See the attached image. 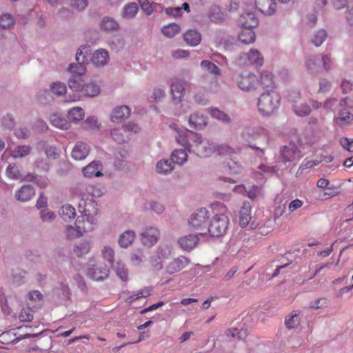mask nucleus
I'll use <instances>...</instances> for the list:
<instances>
[{
	"mask_svg": "<svg viewBox=\"0 0 353 353\" xmlns=\"http://www.w3.org/2000/svg\"><path fill=\"white\" fill-rule=\"evenodd\" d=\"M191 144L188 151L195 153L200 157H210L214 150L213 143L207 139H202L201 136L197 133H190Z\"/></svg>",
	"mask_w": 353,
	"mask_h": 353,
	"instance_id": "4",
	"label": "nucleus"
},
{
	"mask_svg": "<svg viewBox=\"0 0 353 353\" xmlns=\"http://www.w3.org/2000/svg\"><path fill=\"white\" fill-rule=\"evenodd\" d=\"M199 238L196 235L189 234L179 239L181 247L187 251L192 250L198 244Z\"/></svg>",
	"mask_w": 353,
	"mask_h": 353,
	"instance_id": "21",
	"label": "nucleus"
},
{
	"mask_svg": "<svg viewBox=\"0 0 353 353\" xmlns=\"http://www.w3.org/2000/svg\"><path fill=\"white\" fill-rule=\"evenodd\" d=\"M345 103V100L339 101L336 99H330L324 103L323 108L332 112L336 111L339 106H343Z\"/></svg>",
	"mask_w": 353,
	"mask_h": 353,
	"instance_id": "49",
	"label": "nucleus"
},
{
	"mask_svg": "<svg viewBox=\"0 0 353 353\" xmlns=\"http://www.w3.org/2000/svg\"><path fill=\"white\" fill-rule=\"evenodd\" d=\"M240 23L243 27L255 28L258 25V19L253 13H246L241 17Z\"/></svg>",
	"mask_w": 353,
	"mask_h": 353,
	"instance_id": "34",
	"label": "nucleus"
},
{
	"mask_svg": "<svg viewBox=\"0 0 353 353\" xmlns=\"http://www.w3.org/2000/svg\"><path fill=\"white\" fill-rule=\"evenodd\" d=\"M240 150V148H233L226 144L219 145L214 147V151H216L219 155L231 156Z\"/></svg>",
	"mask_w": 353,
	"mask_h": 353,
	"instance_id": "41",
	"label": "nucleus"
},
{
	"mask_svg": "<svg viewBox=\"0 0 353 353\" xmlns=\"http://www.w3.org/2000/svg\"><path fill=\"white\" fill-rule=\"evenodd\" d=\"M170 254V250L168 248L159 247L155 252L150 257V266L155 270H160L163 268V263H165L168 256Z\"/></svg>",
	"mask_w": 353,
	"mask_h": 353,
	"instance_id": "9",
	"label": "nucleus"
},
{
	"mask_svg": "<svg viewBox=\"0 0 353 353\" xmlns=\"http://www.w3.org/2000/svg\"><path fill=\"white\" fill-rule=\"evenodd\" d=\"M245 58L248 59V63L258 68L263 64V57L257 50L251 49L249 52L244 54Z\"/></svg>",
	"mask_w": 353,
	"mask_h": 353,
	"instance_id": "18",
	"label": "nucleus"
},
{
	"mask_svg": "<svg viewBox=\"0 0 353 353\" xmlns=\"http://www.w3.org/2000/svg\"><path fill=\"white\" fill-rule=\"evenodd\" d=\"M260 82L261 85L263 88H274V80L273 74L268 71H263L260 76Z\"/></svg>",
	"mask_w": 353,
	"mask_h": 353,
	"instance_id": "32",
	"label": "nucleus"
},
{
	"mask_svg": "<svg viewBox=\"0 0 353 353\" xmlns=\"http://www.w3.org/2000/svg\"><path fill=\"white\" fill-rule=\"evenodd\" d=\"M210 20L212 22L219 23L225 19L224 13L220 8L216 5L212 6L208 12Z\"/></svg>",
	"mask_w": 353,
	"mask_h": 353,
	"instance_id": "28",
	"label": "nucleus"
},
{
	"mask_svg": "<svg viewBox=\"0 0 353 353\" xmlns=\"http://www.w3.org/2000/svg\"><path fill=\"white\" fill-rule=\"evenodd\" d=\"M14 23V18L9 14H3L0 17V26L3 29H9Z\"/></svg>",
	"mask_w": 353,
	"mask_h": 353,
	"instance_id": "52",
	"label": "nucleus"
},
{
	"mask_svg": "<svg viewBox=\"0 0 353 353\" xmlns=\"http://www.w3.org/2000/svg\"><path fill=\"white\" fill-rule=\"evenodd\" d=\"M84 117V111L81 108L76 107L70 110L68 114L69 120L73 122H78Z\"/></svg>",
	"mask_w": 353,
	"mask_h": 353,
	"instance_id": "43",
	"label": "nucleus"
},
{
	"mask_svg": "<svg viewBox=\"0 0 353 353\" xmlns=\"http://www.w3.org/2000/svg\"><path fill=\"white\" fill-rule=\"evenodd\" d=\"M160 236L159 230L151 226L147 227L141 233V243L148 248H151L157 243Z\"/></svg>",
	"mask_w": 353,
	"mask_h": 353,
	"instance_id": "8",
	"label": "nucleus"
},
{
	"mask_svg": "<svg viewBox=\"0 0 353 353\" xmlns=\"http://www.w3.org/2000/svg\"><path fill=\"white\" fill-rule=\"evenodd\" d=\"M115 272L117 276L123 281H127L128 279V270L125 265L120 262L117 263L114 267Z\"/></svg>",
	"mask_w": 353,
	"mask_h": 353,
	"instance_id": "48",
	"label": "nucleus"
},
{
	"mask_svg": "<svg viewBox=\"0 0 353 353\" xmlns=\"http://www.w3.org/2000/svg\"><path fill=\"white\" fill-rule=\"evenodd\" d=\"M287 99L288 102L292 104V107H294V104L298 103L299 101L301 100V94L296 90L290 91L288 92Z\"/></svg>",
	"mask_w": 353,
	"mask_h": 353,
	"instance_id": "62",
	"label": "nucleus"
},
{
	"mask_svg": "<svg viewBox=\"0 0 353 353\" xmlns=\"http://www.w3.org/2000/svg\"><path fill=\"white\" fill-rule=\"evenodd\" d=\"M210 113L213 118H215L218 120H220V121H222L226 122V123L230 122V117L224 112H223L216 108H211Z\"/></svg>",
	"mask_w": 353,
	"mask_h": 353,
	"instance_id": "50",
	"label": "nucleus"
},
{
	"mask_svg": "<svg viewBox=\"0 0 353 353\" xmlns=\"http://www.w3.org/2000/svg\"><path fill=\"white\" fill-rule=\"evenodd\" d=\"M301 157V152L295 144L290 143L280 150V160L283 163L294 162Z\"/></svg>",
	"mask_w": 353,
	"mask_h": 353,
	"instance_id": "7",
	"label": "nucleus"
},
{
	"mask_svg": "<svg viewBox=\"0 0 353 353\" xmlns=\"http://www.w3.org/2000/svg\"><path fill=\"white\" fill-rule=\"evenodd\" d=\"M103 259H105L109 265H112L114 258V252L110 246H105L102 250Z\"/></svg>",
	"mask_w": 353,
	"mask_h": 353,
	"instance_id": "59",
	"label": "nucleus"
},
{
	"mask_svg": "<svg viewBox=\"0 0 353 353\" xmlns=\"http://www.w3.org/2000/svg\"><path fill=\"white\" fill-rule=\"evenodd\" d=\"M43 296L38 290H32L28 292L26 296V301L29 305H32L33 307H37L40 306L43 302Z\"/></svg>",
	"mask_w": 353,
	"mask_h": 353,
	"instance_id": "27",
	"label": "nucleus"
},
{
	"mask_svg": "<svg viewBox=\"0 0 353 353\" xmlns=\"http://www.w3.org/2000/svg\"><path fill=\"white\" fill-rule=\"evenodd\" d=\"M173 169L172 165L168 160L159 161L157 164V171L160 174H166Z\"/></svg>",
	"mask_w": 353,
	"mask_h": 353,
	"instance_id": "54",
	"label": "nucleus"
},
{
	"mask_svg": "<svg viewBox=\"0 0 353 353\" xmlns=\"http://www.w3.org/2000/svg\"><path fill=\"white\" fill-rule=\"evenodd\" d=\"M225 334L228 337L238 340H244L247 336V331L243 329L230 328L227 330Z\"/></svg>",
	"mask_w": 353,
	"mask_h": 353,
	"instance_id": "46",
	"label": "nucleus"
},
{
	"mask_svg": "<svg viewBox=\"0 0 353 353\" xmlns=\"http://www.w3.org/2000/svg\"><path fill=\"white\" fill-rule=\"evenodd\" d=\"M180 30L181 28L179 26L174 23L165 26L161 30L162 33L170 38H172L179 34Z\"/></svg>",
	"mask_w": 353,
	"mask_h": 353,
	"instance_id": "45",
	"label": "nucleus"
},
{
	"mask_svg": "<svg viewBox=\"0 0 353 353\" xmlns=\"http://www.w3.org/2000/svg\"><path fill=\"white\" fill-rule=\"evenodd\" d=\"M109 272V268L107 265L105 267L95 265L90 269L88 275L94 281H101L108 276Z\"/></svg>",
	"mask_w": 353,
	"mask_h": 353,
	"instance_id": "17",
	"label": "nucleus"
},
{
	"mask_svg": "<svg viewBox=\"0 0 353 353\" xmlns=\"http://www.w3.org/2000/svg\"><path fill=\"white\" fill-rule=\"evenodd\" d=\"M280 102L281 97L277 92L263 93L259 98V111L263 116H269L279 109Z\"/></svg>",
	"mask_w": 353,
	"mask_h": 353,
	"instance_id": "3",
	"label": "nucleus"
},
{
	"mask_svg": "<svg viewBox=\"0 0 353 353\" xmlns=\"http://www.w3.org/2000/svg\"><path fill=\"white\" fill-rule=\"evenodd\" d=\"M293 110L296 114L301 117L309 114L311 111L310 107L306 103L303 102L302 99L294 105Z\"/></svg>",
	"mask_w": 353,
	"mask_h": 353,
	"instance_id": "42",
	"label": "nucleus"
},
{
	"mask_svg": "<svg viewBox=\"0 0 353 353\" xmlns=\"http://www.w3.org/2000/svg\"><path fill=\"white\" fill-rule=\"evenodd\" d=\"M100 92V87L94 82H90L84 85L82 95L85 97H94Z\"/></svg>",
	"mask_w": 353,
	"mask_h": 353,
	"instance_id": "35",
	"label": "nucleus"
},
{
	"mask_svg": "<svg viewBox=\"0 0 353 353\" xmlns=\"http://www.w3.org/2000/svg\"><path fill=\"white\" fill-rule=\"evenodd\" d=\"M239 38L243 43L250 44L254 42L256 36L252 28L242 26Z\"/></svg>",
	"mask_w": 353,
	"mask_h": 353,
	"instance_id": "24",
	"label": "nucleus"
},
{
	"mask_svg": "<svg viewBox=\"0 0 353 353\" xmlns=\"http://www.w3.org/2000/svg\"><path fill=\"white\" fill-rule=\"evenodd\" d=\"M177 134L176 135V142L185 146L189 150V145L191 144V140L190 139V133H194L192 131H188L185 130H177L176 129Z\"/></svg>",
	"mask_w": 353,
	"mask_h": 353,
	"instance_id": "25",
	"label": "nucleus"
},
{
	"mask_svg": "<svg viewBox=\"0 0 353 353\" xmlns=\"http://www.w3.org/2000/svg\"><path fill=\"white\" fill-rule=\"evenodd\" d=\"M51 92L57 96H62L66 93L67 88L66 85L61 82L54 83L51 85Z\"/></svg>",
	"mask_w": 353,
	"mask_h": 353,
	"instance_id": "55",
	"label": "nucleus"
},
{
	"mask_svg": "<svg viewBox=\"0 0 353 353\" xmlns=\"http://www.w3.org/2000/svg\"><path fill=\"white\" fill-rule=\"evenodd\" d=\"M301 311L294 310L290 315L287 316L285 320V325L288 329H293L296 327L301 321L300 318Z\"/></svg>",
	"mask_w": 353,
	"mask_h": 353,
	"instance_id": "30",
	"label": "nucleus"
},
{
	"mask_svg": "<svg viewBox=\"0 0 353 353\" xmlns=\"http://www.w3.org/2000/svg\"><path fill=\"white\" fill-rule=\"evenodd\" d=\"M188 156L185 150H175L170 156L172 163L180 165L188 161Z\"/></svg>",
	"mask_w": 353,
	"mask_h": 353,
	"instance_id": "33",
	"label": "nucleus"
},
{
	"mask_svg": "<svg viewBox=\"0 0 353 353\" xmlns=\"http://www.w3.org/2000/svg\"><path fill=\"white\" fill-rule=\"evenodd\" d=\"M201 66L213 74L217 75L220 74V70L218 66L210 61H202L201 63Z\"/></svg>",
	"mask_w": 353,
	"mask_h": 353,
	"instance_id": "56",
	"label": "nucleus"
},
{
	"mask_svg": "<svg viewBox=\"0 0 353 353\" xmlns=\"http://www.w3.org/2000/svg\"><path fill=\"white\" fill-rule=\"evenodd\" d=\"M121 130V129L114 128L111 132L112 139L119 144L124 143L128 140V137L124 135Z\"/></svg>",
	"mask_w": 353,
	"mask_h": 353,
	"instance_id": "51",
	"label": "nucleus"
},
{
	"mask_svg": "<svg viewBox=\"0 0 353 353\" xmlns=\"http://www.w3.org/2000/svg\"><path fill=\"white\" fill-rule=\"evenodd\" d=\"M185 41L191 46H198L201 41V35L196 30H189L183 34Z\"/></svg>",
	"mask_w": 353,
	"mask_h": 353,
	"instance_id": "23",
	"label": "nucleus"
},
{
	"mask_svg": "<svg viewBox=\"0 0 353 353\" xmlns=\"http://www.w3.org/2000/svg\"><path fill=\"white\" fill-rule=\"evenodd\" d=\"M34 190L30 185H23L16 194V197L19 201H29L34 195Z\"/></svg>",
	"mask_w": 353,
	"mask_h": 353,
	"instance_id": "26",
	"label": "nucleus"
},
{
	"mask_svg": "<svg viewBox=\"0 0 353 353\" xmlns=\"http://www.w3.org/2000/svg\"><path fill=\"white\" fill-rule=\"evenodd\" d=\"M135 232L132 230H126L119 236L118 243L122 248H128L134 241Z\"/></svg>",
	"mask_w": 353,
	"mask_h": 353,
	"instance_id": "29",
	"label": "nucleus"
},
{
	"mask_svg": "<svg viewBox=\"0 0 353 353\" xmlns=\"http://www.w3.org/2000/svg\"><path fill=\"white\" fill-rule=\"evenodd\" d=\"M139 4L144 13L150 16L154 12L153 4L148 0H138Z\"/></svg>",
	"mask_w": 353,
	"mask_h": 353,
	"instance_id": "60",
	"label": "nucleus"
},
{
	"mask_svg": "<svg viewBox=\"0 0 353 353\" xmlns=\"http://www.w3.org/2000/svg\"><path fill=\"white\" fill-rule=\"evenodd\" d=\"M170 90L172 99L175 103L181 102L185 92L183 83L178 79H173L170 85Z\"/></svg>",
	"mask_w": 353,
	"mask_h": 353,
	"instance_id": "14",
	"label": "nucleus"
},
{
	"mask_svg": "<svg viewBox=\"0 0 353 353\" xmlns=\"http://www.w3.org/2000/svg\"><path fill=\"white\" fill-rule=\"evenodd\" d=\"M144 259V255L141 251L138 250L137 252L132 253L131 255V263L134 265H140Z\"/></svg>",
	"mask_w": 353,
	"mask_h": 353,
	"instance_id": "63",
	"label": "nucleus"
},
{
	"mask_svg": "<svg viewBox=\"0 0 353 353\" xmlns=\"http://www.w3.org/2000/svg\"><path fill=\"white\" fill-rule=\"evenodd\" d=\"M209 219L208 212L204 208H201L196 210L190 216L188 223L189 225L198 230L200 235L205 234L208 230L207 225Z\"/></svg>",
	"mask_w": 353,
	"mask_h": 353,
	"instance_id": "5",
	"label": "nucleus"
},
{
	"mask_svg": "<svg viewBox=\"0 0 353 353\" xmlns=\"http://www.w3.org/2000/svg\"><path fill=\"white\" fill-rule=\"evenodd\" d=\"M50 121L52 125L60 129H68L70 127V123L57 114L51 115Z\"/></svg>",
	"mask_w": 353,
	"mask_h": 353,
	"instance_id": "39",
	"label": "nucleus"
},
{
	"mask_svg": "<svg viewBox=\"0 0 353 353\" xmlns=\"http://www.w3.org/2000/svg\"><path fill=\"white\" fill-rule=\"evenodd\" d=\"M19 319L21 322H30L33 319V314L30 307L23 308L19 313Z\"/></svg>",
	"mask_w": 353,
	"mask_h": 353,
	"instance_id": "58",
	"label": "nucleus"
},
{
	"mask_svg": "<svg viewBox=\"0 0 353 353\" xmlns=\"http://www.w3.org/2000/svg\"><path fill=\"white\" fill-rule=\"evenodd\" d=\"M90 152V147L84 142L79 141L73 148L71 156L74 160L85 159Z\"/></svg>",
	"mask_w": 353,
	"mask_h": 353,
	"instance_id": "12",
	"label": "nucleus"
},
{
	"mask_svg": "<svg viewBox=\"0 0 353 353\" xmlns=\"http://www.w3.org/2000/svg\"><path fill=\"white\" fill-rule=\"evenodd\" d=\"M85 83L81 77L72 75L68 81V86L74 92H79L82 94Z\"/></svg>",
	"mask_w": 353,
	"mask_h": 353,
	"instance_id": "31",
	"label": "nucleus"
},
{
	"mask_svg": "<svg viewBox=\"0 0 353 353\" xmlns=\"http://www.w3.org/2000/svg\"><path fill=\"white\" fill-rule=\"evenodd\" d=\"M60 215L65 221H70L74 219L76 216L75 209L70 204H65L62 206Z\"/></svg>",
	"mask_w": 353,
	"mask_h": 353,
	"instance_id": "40",
	"label": "nucleus"
},
{
	"mask_svg": "<svg viewBox=\"0 0 353 353\" xmlns=\"http://www.w3.org/2000/svg\"><path fill=\"white\" fill-rule=\"evenodd\" d=\"M101 28L105 31L117 30L119 26L117 21L110 17H105L101 21Z\"/></svg>",
	"mask_w": 353,
	"mask_h": 353,
	"instance_id": "37",
	"label": "nucleus"
},
{
	"mask_svg": "<svg viewBox=\"0 0 353 353\" xmlns=\"http://www.w3.org/2000/svg\"><path fill=\"white\" fill-rule=\"evenodd\" d=\"M352 119L351 113L346 109H344L340 110L334 120L337 125L343 127L347 125Z\"/></svg>",
	"mask_w": 353,
	"mask_h": 353,
	"instance_id": "38",
	"label": "nucleus"
},
{
	"mask_svg": "<svg viewBox=\"0 0 353 353\" xmlns=\"http://www.w3.org/2000/svg\"><path fill=\"white\" fill-rule=\"evenodd\" d=\"M236 81L239 88L245 92L254 91L259 85V79L256 75L252 72L238 75Z\"/></svg>",
	"mask_w": 353,
	"mask_h": 353,
	"instance_id": "6",
	"label": "nucleus"
},
{
	"mask_svg": "<svg viewBox=\"0 0 353 353\" xmlns=\"http://www.w3.org/2000/svg\"><path fill=\"white\" fill-rule=\"evenodd\" d=\"M131 113L130 108L127 105H121L116 107L111 114L110 119L112 121H121L130 117Z\"/></svg>",
	"mask_w": 353,
	"mask_h": 353,
	"instance_id": "16",
	"label": "nucleus"
},
{
	"mask_svg": "<svg viewBox=\"0 0 353 353\" xmlns=\"http://www.w3.org/2000/svg\"><path fill=\"white\" fill-rule=\"evenodd\" d=\"M327 37V32L324 30L317 31L312 39V43L316 46H320Z\"/></svg>",
	"mask_w": 353,
	"mask_h": 353,
	"instance_id": "57",
	"label": "nucleus"
},
{
	"mask_svg": "<svg viewBox=\"0 0 353 353\" xmlns=\"http://www.w3.org/2000/svg\"><path fill=\"white\" fill-rule=\"evenodd\" d=\"M188 123L191 128L200 130L206 125L207 117L199 112H194L190 116Z\"/></svg>",
	"mask_w": 353,
	"mask_h": 353,
	"instance_id": "15",
	"label": "nucleus"
},
{
	"mask_svg": "<svg viewBox=\"0 0 353 353\" xmlns=\"http://www.w3.org/2000/svg\"><path fill=\"white\" fill-rule=\"evenodd\" d=\"M212 208L214 215L207 231L212 236H223L226 232L229 225V219L226 216L228 209L223 203L219 201L213 203Z\"/></svg>",
	"mask_w": 353,
	"mask_h": 353,
	"instance_id": "1",
	"label": "nucleus"
},
{
	"mask_svg": "<svg viewBox=\"0 0 353 353\" xmlns=\"http://www.w3.org/2000/svg\"><path fill=\"white\" fill-rule=\"evenodd\" d=\"M259 135V132L252 127L246 128L241 134L242 139L245 142H250L252 140L256 139Z\"/></svg>",
	"mask_w": 353,
	"mask_h": 353,
	"instance_id": "47",
	"label": "nucleus"
},
{
	"mask_svg": "<svg viewBox=\"0 0 353 353\" xmlns=\"http://www.w3.org/2000/svg\"><path fill=\"white\" fill-rule=\"evenodd\" d=\"M6 172L8 176L13 179H19L21 177L18 168L15 164H10L6 169Z\"/></svg>",
	"mask_w": 353,
	"mask_h": 353,
	"instance_id": "61",
	"label": "nucleus"
},
{
	"mask_svg": "<svg viewBox=\"0 0 353 353\" xmlns=\"http://www.w3.org/2000/svg\"><path fill=\"white\" fill-rule=\"evenodd\" d=\"M90 243L87 241H83L74 246V252L77 256L80 257L88 254L90 252Z\"/></svg>",
	"mask_w": 353,
	"mask_h": 353,
	"instance_id": "44",
	"label": "nucleus"
},
{
	"mask_svg": "<svg viewBox=\"0 0 353 353\" xmlns=\"http://www.w3.org/2000/svg\"><path fill=\"white\" fill-rule=\"evenodd\" d=\"M189 263L190 260L188 258L181 256L170 261L165 265V270L168 273L172 274L183 269Z\"/></svg>",
	"mask_w": 353,
	"mask_h": 353,
	"instance_id": "11",
	"label": "nucleus"
},
{
	"mask_svg": "<svg viewBox=\"0 0 353 353\" xmlns=\"http://www.w3.org/2000/svg\"><path fill=\"white\" fill-rule=\"evenodd\" d=\"M109 59L108 50L101 48L93 53L91 60L94 65L103 66L108 63Z\"/></svg>",
	"mask_w": 353,
	"mask_h": 353,
	"instance_id": "19",
	"label": "nucleus"
},
{
	"mask_svg": "<svg viewBox=\"0 0 353 353\" xmlns=\"http://www.w3.org/2000/svg\"><path fill=\"white\" fill-rule=\"evenodd\" d=\"M101 166L102 165L99 161H92L83 168V172L84 176L86 177L102 176L103 174L101 172Z\"/></svg>",
	"mask_w": 353,
	"mask_h": 353,
	"instance_id": "22",
	"label": "nucleus"
},
{
	"mask_svg": "<svg viewBox=\"0 0 353 353\" xmlns=\"http://www.w3.org/2000/svg\"><path fill=\"white\" fill-rule=\"evenodd\" d=\"M340 144L346 150L353 152V139H349L346 137H342L340 139Z\"/></svg>",
	"mask_w": 353,
	"mask_h": 353,
	"instance_id": "64",
	"label": "nucleus"
},
{
	"mask_svg": "<svg viewBox=\"0 0 353 353\" xmlns=\"http://www.w3.org/2000/svg\"><path fill=\"white\" fill-rule=\"evenodd\" d=\"M30 152V148L28 145H20L12 151V156L14 158H21L28 155Z\"/></svg>",
	"mask_w": 353,
	"mask_h": 353,
	"instance_id": "53",
	"label": "nucleus"
},
{
	"mask_svg": "<svg viewBox=\"0 0 353 353\" xmlns=\"http://www.w3.org/2000/svg\"><path fill=\"white\" fill-rule=\"evenodd\" d=\"M256 8L263 14H273L276 9L275 0H255Z\"/></svg>",
	"mask_w": 353,
	"mask_h": 353,
	"instance_id": "13",
	"label": "nucleus"
},
{
	"mask_svg": "<svg viewBox=\"0 0 353 353\" xmlns=\"http://www.w3.org/2000/svg\"><path fill=\"white\" fill-rule=\"evenodd\" d=\"M251 205L244 202L239 211V224L242 228L247 226L251 219Z\"/></svg>",
	"mask_w": 353,
	"mask_h": 353,
	"instance_id": "20",
	"label": "nucleus"
},
{
	"mask_svg": "<svg viewBox=\"0 0 353 353\" xmlns=\"http://www.w3.org/2000/svg\"><path fill=\"white\" fill-rule=\"evenodd\" d=\"M76 60L77 63H72L70 66L69 71L72 74V75L81 77V76L86 72L85 63L87 61V58L83 54L82 51L81 50L77 52Z\"/></svg>",
	"mask_w": 353,
	"mask_h": 353,
	"instance_id": "10",
	"label": "nucleus"
},
{
	"mask_svg": "<svg viewBox=\"0 0 353 353\" xmlns=\"http://www.w3.org/2000/svg\"><path fill=\"white\" fill-rule=\"evenodd\" d=\"M84 213L76 219L75 227L69 225L65 228V236L68 239L79 238L83 233L92 231L94 229V219L89 216L90 210L86 208L83 210Z\"/></svg>",
	"mask_w": 353,
	"mask_h": 353,
	"instance_id": "2",
	"label": "nucleus"
},
{
	"mask_svg": "<svg viewBox=\"0 0 353 353\" xmlns=\"http://www.w3.org/2000/svg\"><path fill=\"white\" fill-rule=\"evenodd\" d=\"M138 10L139 8L136 3H129L123 8L122 17L126 19H131L137 15Z\"/></svg>",
	"mask_w": 353,
	"mask_h": 353,
	"instance_id": "36",
	"label": "nucleus"
}]
</instances>
